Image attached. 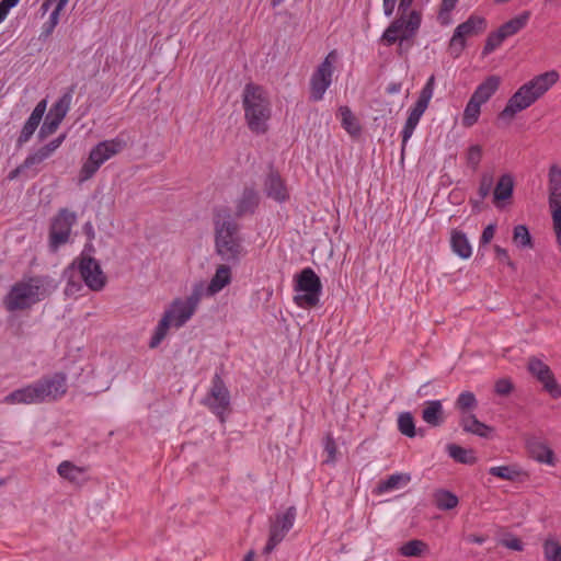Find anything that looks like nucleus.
Here are the masks:
<instances>
[{"label":"nucleus","instance_id":"1","mask_svg":"<svg viewBox=\"0 0 561 561\" xmlns=\"http://www.w3.org/2000/svg\"><path fill=\"white\" fill-rule=\"evenodd\" d=\"M413 1L399 0L397 18L390 22L378 39L379 44L386 47L397 44L399 56L414 45V38L422 25V12L412 9Z\"/></svg>","mask_w":561,"mask_h":561},{"label":"nucleus","instance_id":"2","mask_svg":"<svg viewBox=\"0 0 561 561\" xmlns=\"http://www.w3.org/2000/svg\"><path fill=\"white\" fill-rule=\"evenodd\" d=\"M68 391L67 376L58 371L33 381L8 393L2 402L5 404H41L56 402Z\"/></svg>","mask_w":561,"mask_h":561},{"label":"nucleus","instance_id":"3","mask_svg":"<svg viewBox=\"0 0 561 561\" xmlns=\"http://www.w3.org/2000/svg\"><path fill=\"white\" fill-rule=\"evenodd\" d=\"M559 80L556 70L546 71L535 76L531 80L520 85L508 99L505 107L499 113V119L511 121L519 112L530 107Z\"/></svg>","mask_w":561,"mask_h":561},{"label":"nucleus","instance_id":"4","mask_svg":"<svg viewBox=\"0 0 561 561\" xmlns=\"http://www.w3.org/2000/svg\"><path fill=\"white\" fill-rule=\"evenodd\" d=\"M215 247L217 254L227 263L237 264L242 255V243L238 234L239 226L232 219L228 207H219L214 213Z\"/></svg>","mask_w":561,"mask_h":561},{"label":"nucleus","instance_id":"5","mask_svg":"<svg viewBox=\"0 0 561 561\" xmlns=\"http://www.w3.org/2000/svg\"><path fill=\"white\" fill-rule=\"evenodd\" d=\"M242 105L249 129L256 135L265 134L268 130L272 106L264 88L247 83L242 93Z\"/></svg>","mask_w":561,"mask_h":561},{"label":"nucleus","instance_id":"6","mask_svg":"<svg viewBox=\"0 0 561 561\" xmlns=\"http://www.w3.org/2000/svg\"><path fill=\"white\" fill-rule=\"evenodd\" d=\"M47 276H31L12 285L3 299L8 311L25 310L41 301L45 296Z\"/></svg>","mask_w":561,"mask_h":561},{"label":"nucleus","instance_id":"7","mask_svg":"<svg viewBox=\"0 0 561 561\" xmlns=\"http://www.w3.org/2000/svg\"><path fill=\"white\" fill-rule=\"evenodd\" d=\"M294 302L299 308H314L320 302L322 283L311 267H305L294 276Z\"/></svg>","mask_w":561,"mask_h":561},{"label":"nucleus","instance_id":"8","mask_svg":"<svg viewBox=\"0 0 561 561\" xmlns=\"http://www.w3.org/2000/svg\"><path fill=\"white\" fill-rule=\"evenodd\" d=\"M77 224V215L68 208H60L55 216L51 217L48 227V250L56 253L67 244L71 238L72 227Z\"/></svg>","mask_w":561,"mask_h":561},{"label":"nucleus","instance_id":"9","mask_svg":"<svg viewBox=\"0 0 561 561\" xmlns=\"http://www.w3.org/2000/svg\"><path fill=\"white\" fill-rule=\"evenodd\" d=\"M337 59L335 49L331 50L317 66L309 81V100L319 102L323 100L327 90L332 84L334 64Z\"/></svg>","mask_w":561,"mask_h":561},{"label":"nucleus","instance_id":"10","mask_svg":"<svg viewBox=\"0 0 561 561\" xmlns=\"http://www.w3.org/2000/svg\"><path fill=\"white\" fill-rule=\"evenodd\" d=\"M202 403L215 414L221 423L226 421V415L230 410V392L222 379L221 373L216 371L213 376L210 388Z\"/></svg>","mask_w":561,"mask_h":561},{"label":"nucleus","instance_id":"11","mask_svg":"<svg viewBox=\"0 0 561 561\" xmlns=\"http://www.w3.org/2000/svg\"><path fill=\"white\" fill-rule=\"evenodd\" d=\"M203 296L202 285L194 286L192 293L186 298H175L164 310L175 329L182 328L196 312Z\"/></svg>","mask_w":561,"mask_h":561},{"label":"nucleus","instance_id":"12","mask_svg":"<svg viewBox=\"0 0 561 561\" xmlns=\"http://www.w3.org/2000/svg\"><path fill=\"white\" fill-rule=\"evenodd\" d=\"M548 204L551 211L553 230L561 247V167L553 163L548 171Z\"/></svg>","mask_w":561,"mask_h":561},{"label":"nucleus","instance_id":"13","mask_svg":"<svg viewBox=\"0 0 561 561\" xmlns=\"http://www.w3.org/2000/svg\"><path fill=\"white\" fill-rule=\"evenodd\" d=\"M87 248L81 252L70 265V267L77 266L81 278L84 284L94 291L103 289L106 284V276L102 272L100 263L85 253Z\"/></svg>","mask_w":561,"mask_h":561},{"label":"nucleus","instance_id":"14","mask_svg":"<svg viewBox=\"0 0 561 561\" xmlns=\"http://www.w3.org/2000/svg\"><path fill=\"white\" fill-rule=\"evenodd\" d=\"M76 85H70L62 95L51 105L39 129V137L45 138L54 134L70 110Z\"/></svg>","mask_w":561,"mask_h":561},{"label":"nucleus","instance_id":"15","mask_svg":"<svg viewBox=\"0 0 561 561\" xmlns=\"http://www.w3.org/2000/svg\"><path fill=\"white\" fill-rule=\"evenodd\" d=\"M296 519V508L290 506L286 512L277 514L270 525L268 539L263 553L270 554L286 537L293 528Z\"/></svg>","mask_w":561,"mask_h":561},{"label":"nucleus","instance_id":"16","mask_svg":"<svg viewBox=\"0 0 561 561\" xmlns=\"http://www.w3.org/2000/svg\"><path fill=\"white\" fill-rule=\"evenodd\" d=\"M527 369L531 376L542 385V389L549 393L551 398H561V386L558 383L554 374L546 363L537 357H531L528 360Z\"/></svg>","mask_w":561,"mask_h":561},{"label":"nucleus","instance_id":"17","mask_svg":"<svg viewBox=\"0 0 561 561\" xmlns=\"http://www.w3.org/2000/svg\"><path fill=\"white\" fill-rule=\"evenodd\" d=\"M486 28V20L483 16L471 14L465 22L460 23L454 31L450 38V47L458 46L459 53L466 47L467 37L478 35Z\"/></svg>","mask_w":561,"mask_h":561},{"label":"nucleus","instance_id":"18","mask_svg":"<svg viewBox=\"0 0 561 561\" xmlns=\"http://www.w3.org/2000/svg\"><path fill=\"white\" fill-rule=\"evenodd\" d=\"M264 193L268 198L280 204L289 199V192L285 180L273 168H271L264 180Z\"/></svg>","mask_w":561,"mask_h":561},{"label":"nucleus","instance_id":"19","mask_svg":"<svg viewBox=\"0 0 561 561\" xmlns=\"http://www.w3.org/2000/svg\"><path fill=\"white\" fill-rule=\"evenodd\" d=\"M106 162L105 154L98 142L89 152L87 161L83 162L79 171V181L85 182L94 176L101 165Z\"/></svg>","mask_w":561,"mask_h":561},{"label":"nucleus","instance_id":"20","mask_svg":"<svg viewBox=\"0 0 561 561\" xmlns=\"http://www.w3.org/2000/svg\"><path fill=\"white\" fill-rule=\"evenodd\" d=\"M527 449L530 456L540 463L556 466V456L553 450L540 439L533 437L526 442Z\"/></svg>","mask_w":561,"mask_h":561},{"label":"nucleus","instance_id":"21","mask_svg":"<svg viewBox=\"0 0 561 561\" xmlns=\"http://www.w3.org/2000/svg\"><path fill=\"white\" fill-rule=\"evenodd\" d=\"M501 78L496 75L488 76L473 91L471 98L485 104L500 89Z\"/></svg>","mask_w":561,"mask_h":561},{"label":"nucleus","instance_id":"22","mask_svg":"<svg viewBox=\"0 0 561 561\" xmlns=\"http://www.w3.org/2000/svg\"><path fill=\"white\" fill-rule=\"evenodd\" d=\"M260 204V196L253 187H245L237 201L236 216L242 217L247 214H254Z\"/></svg>","mask_w":561,"mask_h":561},{"label":"nucleus","instance_id":"23","mask_svg":"<svg viewBox=\"0 0 561 561\" xmlns=\"http://www.w3.org/2000/svg\"><path fill=\"white\" fill-rule=\"evenodd\" d=\"M459 425L466 433H470L482 438H489L493 433V427L479 421L473 413L460 416Z\"/></svg>","mask_w":561,"mask_h":561},{"label":"nucleus","instance_id":"24","mask_svg":"<svg viewBox=\"0 0 561 561\" xmlns=\"http://www.w3.org/2000/svg\"><path fill=\"white\" fill-rule=\"evenodd\" d=\"M436 78L434 75L430 76L426 83L422 88L420 95L414 103V105L409 110L415 115L423 116L425 111L428 107V104L433 98L434 89H435Z\"/></svg>","mask_w":561,"mask_h":561},{"label":"nucleus","instance_id":"25","mask_svg":"<svg viewBox=\"0 0 561 561\" xmlns=\"http://www.w3.org/2000/svg\"><path fill=\"white\" fill-rule=\"evenodd\" d=\"M423 421L431 426H440L444 423V410L440 400H430L425 402L422 411Z\"/></svg>","mask_w":561,"mask_h":561},{"label":"nucleus","instance_id":"26","mask_svg":"<svg viewBox=\"0 0 561 561\" xmlns=\"http://www.w3.org/2000/svg\"><path fill=\"white\" fill-rule=\"evenodd\" d=\"M450 247L453 252L461 259H469L472 254V247L466 233L459 229L451 230Z\"/></svg>","mask_w":561,"mask_h":561},{"label":"nucleus","instance_id":"27","mask_svg":"<svg viewBox=\"0 0 561 561\" xmlns=\"http://www.w3.org/2000/svg\"><path fill=\"white\" fill-rule=\"evenodd\" d=\"M530 15L531 13L529 11H523L518 15L503 23L497 30L503 34L505 39L514 36L526 27L530 20Z\"/></svg>","mask_w":561,"mask_h":561},{"label":"nucleus","instance_id":"28","mask_svg":"<svg viewBox=\"0 0 561 561\" xmlns=\"http://www.w3.org/2000/svg\"><path fill=\"white\" fill-rule=\"evenodd\" d=\"M411 481L409 473H393L380 480L376 486L377 494H383L405 486Z\"/></svg>","mask_w":561,"mask_h":561},{"label":"nucleus","instance_id":"29","mask_svg":"<svg viewBox=\"0 0 561 561\" xmlns=\"http://www.w3.org/2000/svg\"><path fill=\"white\" fill-rule=\"evenodd\" d=\"M231 282V270L228 265L222 264L219 265L216 270L215 275L210 279L208 287H207V294L208 295H215L219 293L222 288H225L227 285H229Z\"/></svg>","mask_w":561,"mask_h":561},{"label":"nucleus","instance_id":"30","mask_svg":"<svg viewBox=\"0 0 561 561\" xmlns=\"http://www.w3.org/2000/svg\"><path fill=\"white\" fill-rule=\"evenodd\" d=\"M337 117L341 121V126L351 136H358L360 134L362 127L348 106H340L337 111Z\"/></svg>","mask_w":561,"mask_h":561},{"label":"nucleus","instance_id":"31","mask_svg":"<svg viewBox=\"0 0 561 561\" xmlns=\"http://www.w3.org/2000/svg\"><path fill=\"white\" fill-rule=\"evenodd\" d=\"M482 105V103L470 96L461 117V125L463 127L470 128L478 123Z\"/></svg>","mask_w":561,"mask_h":561},{"label":"nucleus","instance_id":"32","mask_svg":"<svg viewBox=\"0 0 561 561\" xmlns=\"http://www.w3.org/2000/svg\"><path fill=\"white\" fill-rule=\"evenodd\" d=\"M447 453L449 457L458 463L473 465L477 462V457L472 449H467L456 444H449L447 445Z\"/></svg>","mask_w":561,"mask_h":561},{"label":"nucleus","instance_id":"33","mask_svg":"<svg viewBox=\"0 0 561 561\" xmlns=\"http://www.w3.org/2000/svg\"><path fill=\"white\" fill-rule=\"evenodd\" d=\"M478 408L476 394L471 391H462L455 401V409L460 416L472 413Z\"/></svg>","mask_w":561,"mask_h":561},{"label":"nucleus","instance_id":"34","mask_svg":"<svg viewBox=\"0 0 561 561\" xmlns=\"http://www.w3.org/2000/svg\"><path fill=\"white\" fill-rule=\"evenodd\" d=\"M433 497L435 506L440 511L453 510L459 503L458 496L456 494L444 489L436 490Z\"/></svg>","mask_w":561,"mask_h":561},{"label":"nucleus","instance_id":"35","mask_svg":"<svg viewBox=\"0 0 561 561\" xmlns=\"http://www.w3.org/2000/svg\"><path fill=\"white\" fill-rule=\"evenodd\" d=\"M100 146L107 161L121 153L127 147V141L124 139L123 134H119L115 138L100 141Z\"/></svg>","mask_w":561,"mask_h":561},{"label":"nucleus","instance_id":"36","mask_svg":"<svg viewBox=\"0 0 561 561\" xmlns=\"http://www.w3.org/2000/svg\"><path fill=\"white\" fill-rule=\"evenodd\" d=\"M173 327L169 314H162L149 341V347L156 348L165 339L169 329Z\"/></svg>","mask_w":561,"mask_h":561},{"label":"nucleus","instance_id":"37","mask_svg":"<svg viewBox=\"0 0 561 561\" xmlns=\"http://www.w3.org/2000/svg\"><path fill=\"white\" fill-rule=\"evenodd\" d=\"M514 190V181L512 175L510 174H503L494 188L493 195L494 201H505L512 197Z\"/></svg>","mask_w":561,"mask_h":561},{"label":"nucleus","instance_id":"38","mask_svg":"<svg viewBox=\"0 0 561 561\" xmlns=\"http://www.w3.org/2000/svg\"><path fill=\"white\" fill-rule=\"evenodd\" d=\"M67 5V0H58L55 9L49 14L48 20L43 24L41 37L47 38L49 37L55 27L58 25L60 12Z\"/></svg>","mask_w":561,"mask_h":561},{"label":"nucleus","instance_id":"39","mask_svg":"<svg viewBox=\"0 0 561 561\" xmlns=\"http://www.w3.org/2000/svg\"><path fill=\"white\" fill-rule=\"evenodd\" d=\"M57 472L65 480L76 482L79 476L84 473V469L76 466L73 462L69 460H64L58 465Z\"/></svg>","mask_w":561,"mask_h":561},{"label":"nucleus","instance_id":"40","mask_svg":"<svg viewBox=\"0 0 561 561\" xmlns=\"http://www.w3.org/2000/svg\"><path fill=\"white\" fill-rule=\"evenodd\" d=\"M522 473L517 466H497L489 469V474L507 481L517 480Z\"/></svg>","mask_w":561,"mask_h":561},{"label":"nucleus","instance_id":"41","mask_svg":"<svg viewBox=\"0 0 561 561\" xmlns=\"http://www.w3.org/2000/svg\"><path fill=\"white\" fill-rule=\"evenodd\" d=\"M427 543L423 540L412 539L403 543L400 547L399 552L404 557H421L427 550Z\"/></svg>","mask_w":561,"mask_h":561},{"label":"nucleus","instance_id":"42","mask_svg":"<svg viewBox=\"0 0 561 561\" xmlns=\"http://www.w3.org/2000/svg\"><path fill=\"white\" fill-rule=\"evenodd\" d=\"M513 242L517 248H533L534 242L528 228L525 225H517L513 230Z\"/></svg>","mask_w":561,"mask_h":561},{"label":"nucleus","instance_id":"43","mask_svg":"<svg viewBox=\"0 0 561 561\" xmlns=\"http://www.w3.org/2000/svg\"><path fill=\"white\" fill-rule=\"evenodd\" d=\"M459 0H442L437 13V21L442 26L451 24V12L456 8Z\"/></svg>","mask_w":561,"mask_h":561},{"label":"nucleus","instance_id":"44","mask_svg":"<svg viewBox=\"0 0 561 561\" xmlns=\"http://www.w3.org/2000/svg\"><path fill=\"white\" fill-rule=\"evenodd\" d=\"M543 557L546 561H561V543L548 538L542 543Z\"/></svg>","mask_w":561,"mask_h":561},{"label":"nucleus","instance_id":"45","mask_svg":"<svg viewBox=\"0 0 561 561\" xmlns=\"http://www.w3.org/2000/svg\"><path fill=\"white\" fill-rule=\"evenodd\" d=\"M398 430L410 438L416 435L414 419L410 412L401 413L398 417Z\"/></svg>","mask_w":561,"mask_h":561},{"label":"nucleus","instance_id":"46","mask_svg":"<svg viewBox=\"0 0 561 561\" xmlns=\"http://www.w3.org/2000/svg\"><path fill=\"white\" fill-rule=\"evenodd\" d=\"M421 117L422 116L415 115L414 113L409 111L408 118H407L405 124L401 130L402 151H404L405 145L409 141V139L412 137L414 129L416 128Z\"/></svg>","mask_w":561,"mask_h":561},{"label":"nucleus","instance_id":"47","mask_svg":"<svg viewBox=\"0 0 561 561\" xmlns=\"http://www.w3.org/2000/svg\"><path fill=\"white\" fill-rule=\"evenodd\" d=\"M505 41L503 34L496 30L494 32H491L484 43L483 49H482V56L486 57L490 54H492L495 49H497L502 43Z\"/></svg>","mask_w":561,"mask_h":561},{"label":"nucleus","instance_id":"48","mask_svg":"<svg viewBox=\"0 0 561 561\" xmlns=\"http://www.w3.org/2000/svg\"><path fill=\"white\" fill-rule=\"evenodd\" d=\"M482 159V148L480 145H471L466 154L467 164L476 171Z\"/></svg>","mask_w":561,"mask_h":561},{"label":"nucleus","instance_id":"49","mask_svg":"<svg viewBox=\"0 0 561 561\" xmlns=\"http://www.w3.org/2000/svg\"><path fill=\"white\" fill-rule=\"evenodd\" d=\"M48 158L49 156L42 148H38L37 150L30 152L26 156V158L23 161V167H25L26 169H31L35 165L43 163Z\"/></svg>","mask_w":561,"mask_h":561},{"label":"nucleus","instance_id":"50","mask_svg":"<svg viewBox=\"0 0 561 561\" xmlns=\"http://www.w3.org/2000/svg\"><path fill=\"white\" fill-rule=\"evenodd\" d=\"M46 111V100L38 102L25 122L26 124L37 128Z\"/></svg>","mask_w":561,"mask_h":561},{"label":"nucleus","instance_id":"51","mask_svg":"<svg viewBox=\"0 0 561 561\" xmlns=\"http://www.w3.org/2000/svg\"><path fill=\"white\" fill-rule=\"evenodd\" d=\"M46 111V100L38 102L25 122L26 124L37 128Z\"/></svg>","mask_w":561,"mask_h":561},{"label":"nucleus","instance_id":"52","mask_svg":"<svg viewBox=\"0 0 561 561\" xmlns=\"http://www.w3.org/2000/svg\"><path fill=\"white\" fill-rule=\"evenodd\" d=\"M46 111V100L38 102L25 122L26 124L37 128Z\"/></svg>","mask_w":561,"mask_h":561},{"label":"nucleus","instance_id":"53","mask_svg":"<svg viewBox=\"0 0 561 561\" xmlns=\"http://www.w3.org/2000/svg\"><path fill=\"white\" fill-rule=\"evenodd\" d=\"M324 453L327 454V458L324 460V463H334L336 460V453L337 447L335 439L332 437V435H327L324 439Z\"/></svg>","mask_w":561,"mask_h":561},{"label":"nucleus","instance_id":"54","mask_svg":"<svg viewBox=\"0 0 561 561\" xmlns=\"http://www.w3.org/2000/svg\"><path fill=\"white\" fill-rule=\"evenodd\" d=\"M513 389V382L507 378L499 379L494 386V391L499 396H508Z\"/></svg>","mask_w":561,"mask_h":561},{"label":"nucleus","instance_id":"55","mask_svg":"<svg viewBox=\"0 0 561 561\" xmlns=\"http://www.w3.org/2000/svg\"><path fill=\"white\" fill-rule=\"evenodd\" d=\"M35 130H36L35 127L25 123L22 127V130H21L18 139H16V147L21 148L24 144H26L32 138Z\"/></svg>","mask_w":561,"mask_h":561},{"label":"nucleus","instance_id":"56","mask_svg":"<svg viewBox=\"0 0 561 561\" xmlns=\"http://www.w3.org/2000/svg\"><path fill=\"white\" fill-rule=\"evenodd\" d=\"M494 252L497 261L502 264H506L513 270L516 268L515 263L511 260L510 254L506 249L495 244L494 245Z\"/></svg>","mask_w":561,"mask_h":561},{"label":"nucleus","instance_id":"57","mask_svg":"<svg viewBox=\"0 0 561 561\" xmlns=\"http://www.w3.org/2000/svg\"><path fill=\"white\" fill-rule=\"evenodd\" d=\"M493 185V178L489 174H483L479 185V196L485 198Z\"/></svg>","mask_w":561,"mask_h":561},{"label":"nucleus","instance_id":"58","mask_svg":"<svg viewBox=\"0 0 561 561\" xmlns=\"http://www.w3.org/2000/svg\"><path fill=\"white\" fill-rule=\"evenodd\" d=\"M496 226L494 224L488 225L480 237V248L489 244L491 240L494 238Z\"/></svg>","mask_w":561,"mask_h":561},{"label":"nucleus","instance_id":"59","mask_svg":"<svg viewBox=\"0 0 561 561\" xmlns=\"http://www.w3.org/2000/svg\"><path fill=\"white\" fill-rule=\"evenodd\" d=\"M65 138L66 135L62 134L41 148L50 157L61 146Z\"/></svg>","mask_w":561,"mask_h":561},{"label":"nucleus","instance_id":"60","mask_svg":"<svg viewBox=\"0 0 561 561\" xmlns=\"http://www.w3.org/2000/svg\"><path fill=\"white\" fill-rule=\"evenodd\" d=\"M397 0H382L383 14L387 18L392 16L396 9Z\"/></svg>","mask_w":561,"mask_h":561},{"label":"nucleus","instance_id":"61","mask_svg":"<svg viewBox=\"0 0 561 561\" xmlns=\"http://www.w3.org/2000/svg\"><path fill=\"white\" fill-rule=\"evenodd\" d=\"M397 0H382L383 14L387 18L392 16L396 9Z\"/></svg>","mask_w":561,"mask_h":561},{"label":"nucleus","instance_id":"62","mask_svg":"<svg viewBox=\"0 0 561 561\" xmlns=\"http://www.w3.org/2000/svg\"><path fill=\"white\" fill-rule=\"evenodd\" d=\"M24 170H26L25 167H23V162L18 165L15 169L11 170L7 176L9 181L15 180Z\"/></svg>","mask_w":561,"mask_h":561},{"label":"nucleus","instance_id":"63","mask_svg":"<svg viewBox=\"0 0 561 561\" xmlns=\"http://www.w3.org/2000/svg\"><path fill=\"white\" fill-rule=\"evenodd\" d=\"M401 88H402V83L401 82H391L390 84H388L386 91L389 94H396V93H399L401 91Z\"/></svg>","mask_w":561,"mask_h":561},{"label":"nucleus","instance_id":"64","mask_svg":"<svg viewBox=\"0 0 561 561\" xmlns=\"http://www.w3.org/2000/svg\"><path fill=\"white\" fill-rule=\"evenodd\" d=\"M507 547L516 551H520L523 549V545L519 539H513L507 543Z\"/></svg>","mask_w":561,"mask_h":561}]
</instances>
